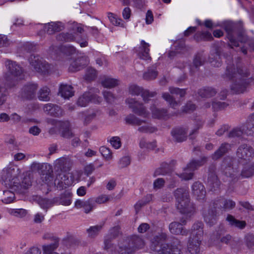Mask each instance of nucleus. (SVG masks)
Returning <instances> with one entry per match:
<instances>
[{
	"instance_id": "412c9836",
	"label": "nucleus",
	"mask_w": 254,
	"mask_h": 254,
	"mask_svg": "<svg viewBox=\"0 0 254 254\" xmlns=\"http://www.w3.org/2000/svg\"><path fill=\"white\" fill-rule=\"evenodd\" d=\"M167 239V235L165 233L161 232L154 236L151 240L150 249L156 253L158 252L161 246L163 245Z\"/></svg>"
},
{
	"instance_id": "0e129e2a",
	"label": "nucleus",
	"mask_w": 254,
	"mask_h": 254,
	"mask_svg": "<svg viewBox=\"0 0 254 254\" xmlns=\"http://www.w3.org/2000/svg\"><path fill=\"white\" fill-rule=\"evenodd\" d=\"M108 18L113 24L124 27L122 20L121 18H118L113 13H108Z\"/></svg>"
},
{
	"instance_id": "20e7f679",
	"label": "nucleus",
	"mask_w": 254,
	"mask_h": 254,
	"mask_svg": "<svg viewBox=\"0 0 254 254\" xmlns=\"http://www.w3.org/2000/svg\"><path fill=\"white\" fill-rule=\"evenodd\" d=\"M144 245L143 240L136 235L127 238L120 247V254H133L137 249H142Z\"/></svg>"
},
{
	"instance_id": "f257e3e1",
	"label": "nucleus",
	"mask_w": 254,
	"mask_h": 254,
	"mask_svg": "<svg viewBox=\"0 0 254 254\" xmlns=\"http://www.w3.org/2000/svg\"><path fill=\"white\" fill-rule=\"evenodd\" d=\"M7 72L4 75V86L0 85V106L6 101L8 95L6 89L11 88L17 84L18 81L23 78V70L15 62L7 60L5 62Z\"/></svg>"
},
{
	"instance_id": "72a5a7b5",
	"label": "nucleus",
	"mask_w": 254,
	"mask_h": 254,
	"mask_svg": "<svg viewBox=\"0 0 254 254\" xmlns=\"http://www.w3.org/2000/svg\"><path fill=\"white\" fill-rule=\"evenodd\" d=\"M149 47L148 43H146L144 40L141 41L140 46L138 51V56L140 59L144 60L150 59Z\"/></svg>"
},
{
	"instance_id": "49530a36",
	"label": "nucleus",
	"mask_w": 254,
	"mask_h": 254,
	"mask_svg": "<svg viewBox=\"0 0 254 254\" xmlns=\"http://www.w3.org/2000/svg\"><path fill=\"white\" fill-rule=\"evenodd\" d=\"M152 117L156 119H165L167 116V111L164 109H157L155 107H151Z\"/></svg>"
},
{
	"instance_id": "2f4dec72",
	"label": "nucleus",
	"mask_w": 254,
	"mask_h": 254,
	"mask_svg": "<svg viewBox=\"0 0 254 254\" xmlns=\"http://www.w3.org/2000/svg\"><path fill=\"white\" fill-rule=\"evenodd\" d=\"M57 126L60 127L61 135L65 138H70L73 136V133L70 129V124L68 121H57Z\"/></svg>"
},
{
	"instance_id": "f3484780",
	"label": "nucleus",
	"mask_w": 254,
	"mask_h": 254,
	"mask_svg": "<svg viewBox=\"0 0 254 254\" xmlns=\"http://www.w3.org/2000/svg\"><path fill=\"white\" fill-rule=\"evenodd\" d=\"M235 205L236 203L233 200L227 199L222 197L216 199L213 203V206L215 208L221 209L224 211L231 210L235 207Z\"/></svg>"
},
{
	"instance_id": "ddd939ff",
	"label": "nucleus",
	"mask_w": 254,
	"mask_h": 254,
	"mask_svg": "<svg viewBox=\"0 0 254 254\" xmlns=\"http://www.w3.org/2000/svg\"><path fill=\"white\" fill-rule=\"evenodd\" d=\"M74 183V177L72 174L62 172L59 174L55 180V184L60 190H63L71 186Z\"/></svg>"
},
{
	"instance_id": "6e6d98bb",
	"label": "nucleus",
	"mask_w": 254,
	"mask_h": 254,
	"mask_svg": "<svg viewBox=\"0 0 254 254\" xmlns=\"http://www.w3.org/2000/svg\"><path fill=\"white\" fill-rule=\"evenodd\" d=\"M156 130L155 127H152L150 124L146 123L145 121L138 128L139 131L144 133H152Z\"/></svg>"
},
{
	"instance_id": "aec40b11",
	"label": "nucleus",
	"mask_w": 254,
	"mask_h": 254,
	"mask_svg": "<svg viewBox=\"0 0 254 254\" xmlns=\"http://www.w3.org/2000/svg\"><path fill=\"white\" fill-rule=\"evenodd\" d=\"M14 186L12 189L19 193H24L25 190L31 186L30 178L28 176L24 177L20 183L18 178H14L13 182Z\"/></svg>"
},
{
	"instance_id": "4be33fe9",
	"label": "nucleus",
	"mask_w": 254,
	"mask_h": 254,
	"mask_svg": "<svg viewBox=\"0 0 254 254\" xmlns=\"http://www.w3.org/2000/svg\"><path fill=\"white\" fill-rule=\"evenodd\" d=\"M43 110L47 114L56 117H60L64 115V111L60 106L52 103L45 104Z\"/></svg>"
},
{
	"instance_id": "9b49d317",
	"label": "nucleus",
	"mask_w": 254,
	"mask_h": 254,
	"mask_svg": "<svg viewBox=\"0 0 254 254\" xmlns=\"http://www.w3.org/2000/svg\"><path fill=\"white\" fill-rule=\"evenodd\" d=\"M17 170L14 167L10 166L4 168L1 173V183L7 188L12 189L13 187V182L14 178L16 177Z\"/></svg>"
},
{
	"instance_id": "f03ea898",
	"label": "nucleus",
	"mask_w": 254,
	"mask_h": 254,
	"mask_svg": "<svg viewBox=\"0 0 254 254\" xmlns=\"http://www.w3.org/2000/svg\"><path fill=\"white\" fill-rule=\"evenodd\" d=\"M226 75L232 80L231 89L237 94L243 93L252 80L249 78H245L250 75L246 69L239 68L237 69L236 72L233 65L227 66Z\"/></svg>"
},
{
	"instance_id": "bb28decb",
	"label": "nucleus",
	"mask_w": 254,
	"mask_h": 254,
	"mask_svg": "<svg viewBox=\"0 0 254 254\" xmlns=\"http://www.w3.org/2000/svg\"><path fill=\"white\" fill-rule=\"evenodd\" d=\"M192 193L197 200H203L205 196L206 191L204 186L198 182H196L192 186Z\"/></svg>"
},
{
	"instance_id": "a19ab883",
	"label": "nucleus",
	"mask_w": 254,
	"mask_h": 254,
	"mask_svg": "<svg viewBox=\"0 0 254 254\" xmlns=\"http://www.w3.org/2000/svg\"><path fill=\"white\" fill-rule=\"evenodd\" d=\"M60 93L64 99H69L74 95L72 87L67 85H62L60 88Z\"/></svg>"
},
{
	"instance_id": "e433bc0d",
	"label": "nucleus",
	"mask_w": 254,
	"mask_h": 254,
	"mask_svg": "<svg viewBox=\"0 0 254 254\" xmlns=\"http://www.w3.org/2000/svg\"><path fill=\"white\" fill-rule=\"evenodd\" d=\"M215 51L214 53H211L209 61L212 65L218 67L221 65L222 63L220 60V51L218 48H216Z\"/></svg>"
},
{
	"instance_id": "680f3d73",
	"label": "nucleus",
	"mask_w": 254,
	"mask_h": 254,
	"mask_svg": "<svg viewBox=\"0 0 254 254\" xmlns=\"http://www.w3.org/2000/svg\"><path fill=\"white\" fill-rule=\"evenodd\" d=\"M47 164L34 162L31 165V170L33 171H37L42 173L44 168H46Z\"/></svg>"
},
{
	"instance_id": "bf43d9fd",
	"label": "nucleus",
	"mask_w": 254,
	"mask_h": 254,
	"mask_svg": "<svg viewBox=\"0 0 254 254\" xmlns=\"http://www.w3.org/2000/svg\"><path fill=\"white\" fill-rule=\"evenodd\" d=\"M156 141L152 142L147 141L144 138L140 140L139 142V146L141 148H146L148 149H153L156 147Z\"/></svg>"
},
{
	"instance_id": "864d4df0",
	"label": "nucleus",
	"mask_w": 254,
	"mask_h": 254,
	"mask_svg": "<svg viewBox=\"0 0 254 254\" xmlns=\"http://www.w3.org/2000/svg\"><path fill=\"white\" fill-rule=\"evenodd\" d=\"M158 75L157 71L154 68H149L143 74V78L149 81L155 79Z\"/></svg>"
},
{
	"instance_id": "dca6fc26",
	"label": "nucleus",
	"mask_w": 254,
	"mask_h": 254,
	"mask_svg": "<svg viewBox=\"0 0 254 254\" xmlns=\"http://www.w3.org/2000/svg\"><path fill=\"white\" fill-rule=\"evenodd\" d=\"M236 154L240 159L250 161L254 157V150L250 145L244 144L238 147Z\"/></svg>"
},
{
	"instance_id": "0eeeda50",
	"label": "nucleus",
	"mask_w": 254,
	"mask_h": 254,
	"mask_svg": "<svg viewBox=\"0 0 254 254\" xmlns=\"http://www.w3.org/2000/svg\"><path fill=\"white\" fill-rule=\"evenodd\" d=\"M244 132L248 135L254 134V113L249 117L246 124L243 126L242 129L239 128H234L229 132L228 136L229 138L240 137Z\"/></svg>"
},
{
	"instance_id": "052dcab7",
	"label": "nucleus",
	"mask_w": 254,
	"mask_h": 254,
	"mask_svg": "<svg viewBox=\"0 0 254 254\" xmlns=\"http://www.w3.org/2000/svg\"><path fill=\"white\" fill-rule=\"evenodd\" d=\"M96 74L97 71L95 69L92 67H88L86 69L84 78L86 80L91 81L95 79Z\"/></svg>"
},
{
	"instance_id": "4d7b16f0",
	"label": "nucleus",
	"mask_w": 254,
	"mask_h": 254,
	"mask_svg": "<svg viewBox=\"0 0 254 254\" xmlns=\"http://www.w3.org/2000/svg\"><path fill=\"white\" fill-rule=\"evenodd\" d=\"M38 203L41 208L45 209L47 211L48 208L53 206L54 201L48 199L39 198L38 200Z\"/></svg>"
},
{
	"instance_id": "7ed1b4c3",
	"label": "nucleus",
	"mask_w": 254,
	"mask_h": 254,
	"mask_svg": "<svg viewBox=\"0 0 254 254\" xmlns=\"http://www.w3.org/2000/svg\"><path fill=\"white\" fill-rule=\"evenodd\" d=\"M174 195L176 199V206L180 212L187 216H190L195 211L194 205L190 202L189 193L187 189L184 188L177 189Z\"/></svg>"
},
{
	"instance_id": "4c0bfd02",
	"label": "nucleus",
	"mask_w": 254,
	"mask_h": 254,
	"mask_svg": "<svg viewBox=\"0 0 254 254\" xmlns=\"http://www.w3.org/2000/svg\"><path fill=\"white\" fill-rule=\"evenodd\" d=\"M239 175L242 178H249L254 176V163L245 165Z\"/></svg>"
},
{
	"instance_id": "de8ad7c7",
	"label": "nucleus",
	"mask_w": 254,
	"mask_h": 254,
	"mask_svg": "<svg viewBox=\"0 0 254 254\" xmlns=\"http://www.w3.org/2000/svg\"><path fill=\"white\" fill-rule=\"evenodd\" d=\"M50 90L47 86L42 87L38 92V98L42 101H48L50 100Z\"/></svg>"
},
{
	"instance_id": "1a4fd4ad",
	"label": "nucleus",
	"mask_w": 254,
	"mask_h": 254,
	"mask_svg": "<svg viewBox=\"0 0 254 254\" xmlns=\"http://www.w3.org/2000/svg\"><path fill=\"white\" fill-rule=\"evenodd\" d=\"M225 30L227 33L228 38L231 43V45L235 47H239V42L244 43L247 38L242 32H238L231 25H227Z\"/></svg>"
},
{
	"instance_id": "774afa93",
	"label": "nucleus",
	"mask_w": 254,
	"mask_h": 254,
	"mask_svg": "<svg viewBox=\"0 0 254 254\" xmlns=\"http://www.w3.org/2000/svg\"><path fill=\"white\" fill-rule=\"evenodd\" d=\"M111 198L110 196L106 194H101L98 197L94 198L95 204L96 203L102 204L108 201Z\"/></svg>"
},
{
	"instance_id": "8fccbe9b",
	"label": "nucleus",
	"mask_w": 254,
	"mask_h": 254,
	"mask_svg": "<svg viewBox=\"0 0 254 254\" xmlns=\"http://www.w3.org/2000/svg\"><path fill=\"white\" fill-rule=\"evenodd\" d=\"M162 98L167 102L169 106L174 109H176L179 105V103L176 101L174 97L167 92H164L162 94Z\"/></svg>"
},
{
	"instance_id": "423d86ee",
	"label": "nucleus",
	"mask_w": 254,
	"mask_h": 254,
	"mask_svg": "<svg viewBox=\"0 0 254 254\" xmlns=\"http://www.w3.org/2000/svg\"><path fill=\"white\" fill-rule=\"evenodd\" d=\"M207 161V158L203 156L199 160L193 159L187 165L184 169V172L179 176L185 180L191 179L193 176V171L204 165Z\"/></svg>"
},
{
	"instance_id": "e2e57ef3",
	"label": "nucleus",
	"mask_w": 254,
	"mask_h": 254,
	"mask_svg": "<svg viewBox=\"0 0 254 254\" xmlns=\"http://www.w3.org/2000/svg\"><path fill=\"white\" fill-rule=\"evenodd\" d=\"M169 90L172 95H179L180 97H183L186 94V89H180L177 87H170Z\"/></svg>"
},
{
	"instance_id": "13d9d810",
	"label": "nucleus",
	"mask_w": 254,
	"mask_h": 254,
	"mask_svg": "<svg viewBox=\"0 0 254 254\" xmlns=\"http://www.w3.org/2000/svg\"><path fill=\"white\" fill-rule=\"evenodd\" d=\"M57 249V244L50 245H42V254H57L55 251Z\"/></svg>"
},
{
	"instance_id": "7c9ffc66",
	"label": "nucleus",
	"mask_w": 254,
	"mask_h": 254,
	"mask_svg": "<svg viewBox=\"0 0 254 254\" xmlns=\"http://www.w3.org/2000/svg\"><path fill=\"white\" fill-rule=\"evenodd\" d=\"M231 145L228 143H223L219 148L211 155L213 160H217L227 153L231 149Z\"/></svg>"
},
{
	"instance_id": "09e8293b",
	"label": "nucleus",
	"mask_w": 254,
	"mask_h": 254,
	"mask_svg": "<svg viewBox=\"0 0 254 254\" xmlns=\"http://www.w3.org/2000/svg\"><path fill=\"white\" fill-rule=\"evenodd\" d=\"M102 86L105 88H113L119 84V80L109 77H105L101 81Z\"/></svg>"
},
{
	"instance_id": "37998d69",
	"label": "nucleus",
	"mask_w": 254,
	"mask_h": 254,
	"mask_svg": "<svg viewBox=\"0 0 254 254\" xmlns=\"http://www.w3.org/2000/svg\"><path fill=\"white\" fill-rule=\"evenodd\" d=\"M226 220L229 222V224L231 226L237 227L241 229L244 228L246 225L245 221L237 220L234 216L230 214L228 215Z\"/></svg>"
},
{
	"instance_id": "a211bd4d",
	"label": "nucleus",
	"mask_w": 254,
	"mask_h": 254,
	"mask_svg": "<svg viewBox=\"0 0 254 254\" xmlns=\"http://www.w3.org/2000/svg\"><path fill=\"white\" fill-rule=\"evenodd\" d=\"M181 222H173L171 223L169 226V231L173 234H180L183 236H187L189 233V231L182 226L183 225L186 224V220L182 219Z\"/></svg>"
},
{
	"instance_id": "cd10ccee",
	"label": "nucleus",
	"mask_w": 254,
	"mask_h": 254,
	"mask_svg": "<svg viewBox=\"0 0 254 254\" xmlns=\"http://www.w3.org/2000/svg\"><path fill=\"white\" fill-rule=\"evenodd\" d=\"M176 164V161L172 160L169 163L166 162L162 163L160 167L154 172V176L164 175L172 172L173 170V166Z\"/></svg>"
},
{
	"instance_id": "5fc2aeb1",
	"label": "nucleus",
	"mask_w": 254,
	"mask_h": 254,
	"mask_svg": "<svg viewBox=\"0 0 254 254\" xmlns=\"http://www.w3.org/2000/svg\"><path fill=\"white\" fill-rule=\"evenodd\" d=\"M8 212L11 215L13 216L18 217V218H22L25 217L27 213V211L26 210L22 208L20 209H9L8 210Z\"/></svg>"
},
{
	"instance_id": "338daca9",
	"label": "nucleus",
	"mask_w": 254,
	"mask_h": 254,
	"mask_svg": "<svg viewBox=\"0 0 254 254\" xmlns=\"http://www.w3.org/2000/svg\"><path fill=\"white\" fill-rule=\"evenodd\" d=\"M99 150L102 156L106 159L110 160L112 158V152L108 148L102 146L100 148Z\"/></svg>"
},
{
	"instance_id": "6e6552de",
	"label": "nucleus",
	"mask_w": 254,
	"mask_h": 254,
	"mask_svg": "<svg viewBox=\"0 0 254 254\" xmlns=\"http://www.w3.org/2000/svg\"><path fill=\"white\" fill-rule=\"evenodd\" d=\"M235 159L230 157H226L223 160L221 165V171L227 177L232 180L237 179L239 176V171L236 166H234L233 162Z\"/></svg>"
},
{
	"instance_id": "b1692460",
	"label": "nucleus",
	"mask_w": 254,
	"mask_h": 254,
	"mask_svg": "<svg viewBox=\"0 0 254 254\" xmlns=\"http://www.w3.org/2000/svg\"><path fill=\"white\" fill-rule=\"evenodd\" d=\"M88 63V58L86 56H82L71 62L69 66V70L72 72L78 71L82 69L84 66L87 64Z\"/></svg>"
},
{
	"instance_id": "a18cd8bd",
	"label": "nucleus",
	"mask_w": 254,
	"mask_h": 254,
	"mask_svg": "<svg viewBox=\"0 0 254 254\" xmlns=\"http://www.w3.org/2000/svg\"><path fill=\"white\" fill-rule=\"evenodd\" d=\"M125 121L127 124L137 126H141L145 122V120H141L133 114H129L127 116Z\"/></svg>"
},
{
	"instance_id": "c9c22d12",
	"label": "nucleus",
	"mask_w": 254,
	"mask_h": 254,
	"mask_svg": "<svg viewBox=\"0 0 254 254\" xmlns=\"http://www.w3.org/2000/svg\"><path fill=\"white\" fill-rule=\"evenodd\" d=\"M204 62V59L203 58L202 56L200 54H197L193 61L192 65H190V72L191 74L198 70L200 66L202 65Z\"/></svg>"
},
{
	"instance_id": "3c124183",
	"label": "nucleus",
	"mask_w": 254,
	"mask_h": 254,
	"mask_svg": "<svg viewBox=\"0 0 254 254\" xmlns=\"http://www.w3.org/2000/svg\"><path fill=\"white\" fill-rule=\"evenodd\" d=\"M15 198V194L12 191L8 190H3V197L1 199L2 202L8 204L12 202Z\"/></svg>"
},
{
	"instance_id": "c03bdc74",
	"label": "nucleus",
	"mask_w": 254,
	"mask_h": 254,
	"mask_svg": "<svg viewBox=\"0 0 254 254\" xmlns=\"http://www.w3.org/2000/svg\"><path fill=\"white\" fill-rule=\"evenodd\" d=\"M56 39L60 42H69L74 41L76 37L72 33L62 32L57 35Z\"/></svg>"
},
{
	"instance_id": "4468645a",
	"label": "nucleus",
	"mask_w": 254,
	"mask_h": 254,
	"mask_svg": "<svg viewBox=\"0 0 254 254\" xmlns=\"http://www.w3.org/2000/svg\"><path fill=\"white\" fill-rule=\"evenodd\" d=\"M101 101L102 98L101 97L93 94L91 91H89L85 92L78 98L77 104L81 107H85L87 106L90 102L99 103Z\"/></svg>"
},
{
	"instance_id": "c85d7f7f",
	"label": "nucleus",
	"mask_w": 254,
	"mask_h": 254,
	"mask_svg": "<svg viewBox=\"0 0 254 254\" xmlns=\"http://www.w3.org/2000/svg\"><path fill=\"white\" fill-rule=\"evenodd\" d=\"M45 28L48 34L52 35L56 32L62 31L65 27L62 22L58 21L50 22L45 25Z\"/></svg>"
},
{
	"instance_id": "c756f323",
	"label": "nucleus",
	"mask_w": 254,
	"mask_h": 254,
	"mask_svg": "<svg viewBox=\"0 0 254 254\" xmlns=\"http://www.w3.org/2000/svg\"><path fill=\"white\" fill-rule=\"evenodd\" d=\"M55 167L62 172L69 170L71 166V162L67 157H62L57 159L55 162Z\"/></svg>"
},
{
	"instance_id": "a878e982",
	"label": "nucleus",
	"mask_w": 254,
	"mask_h": 254,
	"mask_svg": "<svg viewBox=\"0 0 254 254\" xmlns=\"http://www.w3.org/2000/svg\"><path fill=\"white\" fill-rule=\"evenodd\" d=\"M188 129L183 127L173 128L171 131V135L174 140L178 142L185 141L187 138Z\"/></svg>"
},
{
	"instance_id": "393cba45",
	"label": "nucleus",
	"mask_w": 254,
	"mask_h": 254,
	"mask_svg": "<svg viewBox=\"0 0 254 254\" xmlns=\"http://www.w3.org/2000/svg\"><path fill=\"white\" fill-rule=\"evenodd\" d=\"M75 206L77 208H83L85 213H89L95 207V201L93 198L87 200H77L75 202Z\"/></svg>"
},
{
	"instance_id": "58836bf2",
	"label": "nucleus",
	"mask_w": 254,
	"mask_h": 254,
	"mask_svg": "<svg viewBox=\"0 0 254 254\" xmlns=\"http://www.w3.org/2000/svg\"><path fill=\"white\" fill-rule=\"evenodd\" d=\"M203 224L201 222H197L191 227L190 236L200 238L203 234Z\"/></svg>"
},
{
	"instance_id": "f8f14e48",
	"label": "nucleus",
	"mask_w": 254,
	"mask_h": 254,
	"mask_svg": "<svg viewBox=\"0 0 254 254\" xmlns=\"http://www.w3.org/2000/svg\"><path fill=\"white\" fill-rule=\"evenodd\" d=\"M126 104L131 109L132 112L138 116L147 118L149 115V112L146 110L143 105L136 101L135 99L128 98L126 100Z\"/></svg>"
},
{
	"instance_id": "ea45409f",
	"label": "nucleus",
	"mask_w": 254,
	"mask_h": 254,
	"mask_svg": "<svg viewBox=\"0 0 254 254\" xmlns=\"http://www.w3.org/2000/svg\"><path fill=\"white\" fill-rule=\"evenodd\" d=\"M207 183L212 191L215 190L216 189L218 188L220 184L217 175L213 173L209 174Z\"/></svg>"
},
{
	"instance_id": "f704fd0d",
	"label": "nucleus",
	"mask_w": 254,
	"mask_h": 254,
	"mask_svg": "<svg viewBox=\"0 0 254 254\" xmlns=\"http://www.w3.org/2000/svg\"><path fill=\"white\" fill-rule=\"evenodd\" d=\"M217 91L212 87H204L198 90L197 93L201 98H210L216 95Z\"/></svg>"
},
{
	"instance_id": "473e14b6",
	"label": "nucleus",
	"mask_w": 254,
	"mask_h": 254,
	"mask_svg": "<svg viewBox=\"0 0 254 254\" xmlns=\"http://www.w3.org/2000/svg\"><path fill=\"white\" fill-rule=\"evenodd\" d=\"M216 209L214 207V208L209 209L203 213L204 221L210 226L213 225L217 221V214Z\"/></svg>"
},
{
	"instance_id": "79ce46f5",
	"label": "nucleus",
	"mask_w": 254,
	"mask_h": 254,
	"mask_svg": "<svg viewBox=\"0 0 254 254\" xmlns=\"http://www.w3.org/2000/svg\"><path fill=\"white\" fill-rule=\"evenodd\" d=\"M103 226L104 224L90 226L86 230L88 237L90 238H94L96 237L99 234V233L102 229Z\"/></svg>"
},
{
	"instance_id": "9d476101",
	"label": "nucleus",
	"mask_w": 254,
	"mask_h": 254,
	"mask_svg": "<svg viewBox=\"0 0 254 254\" xmlns=\"http://www.w3.org/2000/svg\"><path fill=\"white\" fill-rule=\"evenodd\" d=\"M181 242L177 239L169 243L161 246L157 254H183L181 251Z\"/></svg>"
},
{
	"instance_id": "5701e85b",
	"label": "nucleus",
	"mask_w": 254,
	"mask_h": 254,
	"mask_svg": "<svg viewBox=\"0 0 254 254\" xmlns=\"http://www.w3.org/2000/svg\"><path fill=\"white\" fill-rule=\"evenodd\" d=\"M200 238L190 236L188 243V250L192 254H198L200 253Z\"/></svg>"
},
{
	"instance_id": "69168bd1",
	"label": "nucleus",
	"mask_w": 254,
	"mask_h": 254,
	"mask_svg": "<svg viewBox=\"0 0 254 254\" xmlns=\"http://www.w3.org/2000/svg\"><path fill=\"white\" fill-rule=\"evenodd\" d=\"M68 29L74 33H82L83 32V28L81 24L76 22H73L69 25Z\"/></svg>"
},
{
	"instance_id": "39448f33",
	"label": "nucleus",
	"mask_w": 254,
	"mask_h": 254,
	"mask_svg": "<svg viewBox=\"0 0 254 254\" xmlns=\"http://www.w3.org/2000/svg\"><path fill=\"white\" fill-rule=\"evenodd\" d=\"M29 62L31 68L43 74L49 73L53 66L38 55H31L29 58Z\"/></svg>"
},
{
	"instance_id": "603ef678",
	"label": "nucleus",
	"mask_w": 254,
	"mask_h": 254,
	"mask_svg": "<svg viewBox=\"0 0 254 254\" xmlns=\"http://www.w3.org/2000/svg\"><path fill=\"white\" fill-rule=\"evenodd\" d=\"M152 194H147L145 197L138 201L134 205L136 212L137 213L141 208L148 203L152 199Z\"/></svg>"
},
{
	"instance_id": "2eb2a0df",
	"label": "nucleus",
	"mask_w": 254,
	"mask_h": 254,
	"mask_svg": "<svg viewBox=\"0 0 254 254\" xmlns=\"http://www.w3.org/2000/svg\"><path fill=\"white\" fill-rule=\"evenodd\" d=\"M128 91L129 94L133 96L140 95L144 102L148 101L150 97H153L156 94L155 92H149L136 85H130Z\"/></svg>"
},
{
	"instance_id": "6ab92c4d",
	"label": "nucleus",
	"mask_w": 254,
	"mask_h": 254,
	"mask_svg": "<svg viewBox=\"0 0 254 254\" xmlns=\"http://www.w3.org/2000/svg\"><path fill=\"white\" fill-rule=\"evenodd\" d=\"M38 85L35 83H28L21 89L20 96L26 99H32L35 97Z\"/></svg>"
}]
</instances>
